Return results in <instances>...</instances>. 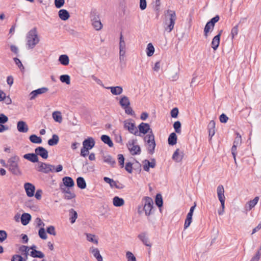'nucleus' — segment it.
Returning <instances> with one entry per match:
<instances>
[{"instance_id":"7ed1b4c3","label":"nucleus","mask_w":261,"mask_h":261,"mask_svg":"<svg viewBox=\"0 0 261 261\" xmlns=\"http://www.w3.org/2000/svg\"><path fill=\"white\" fill-rule=\"evenodd\" d=\"M144 140L148 153L152 154L154 152L156 144L154 136L151 130L144 137Z\"/></svg>"},{"instance_id":"9b49d317","label":"nucleus","mask_w":261,"mask_h":261,"mask_svg":"<svg viewBox=\"0 0 261 261\" xmlns=\"http://www.w3.org/2000/svg\"><path fill=\"white\" fill-rule=\"evenodd\" d=\"M24 188L28 197H31L34 195L35 187L30 182L25 183Z\"/></svg>"},{"instance_id":"a878e982","label":"nucleus","mask_w":261,"mask_h":261,"mask_svg":"<svg viewBox=\"0 0 261 261\" xmlns=\"http://www.w3.org/2000/svg\"><path fill=\"white\" fill-rule=\"evenodd\" d=\"M113 204L115 206L120 207L124 205V200L118 196H115L113 199Z\"/></svg>"},{"instance_id":"473e14b6","label":"nucleus","mask_w":261,"mask_h":261,"mask_svg":"<svg viewBox=\"0 0 261 261\" xmlns=\"http://www.w3.org/2000/svg\"><path fill=\"white\" fill-rule=\"evenodd\" d=\"M59 61L61 64L66 66L69 64V59L66 55H62L59 57Z\"/></svg>"},{"instance_id":"864d4df0","label":"nucleus","mask_w":261,"mask_h":261,"mask_svg":"<svg viewBox=\"0 0 261 261\" xmlns=\"http://www.w3.org/2000/svg\"><path fill=\"white\" fill-rule=\"evenodd\" d=\"M239 27L238 25H235L232 28L231 31V39L233 40L236 36H237L239 32Z\"/></svg>"},{"instance_id":"39448f33","label":"nucleus","mask_w":261,"mask_h":261,"mask_svg":"<svg viewBox=\"0 0 261 261\" xmlns=\"http://www.w3.org/2000/svg\"><path fill=\"white\" fill-rule=\"evenodd\" d=\"M143 211L146 216H149L152 214L153 202L152 199L149 197H146L143 200Z\"/></svg>"},{"instance_id":"1a4fd4ad","label":"nucleus","mask_w":261,"mask_h":261,"mask_svg":"<svg viewBox=\"0 0 261 261\" xmlns=\"http://www.w3.org/2000/svg\"><path fill=\"white\" fill-rule=\"evenodd\" d=\"M38 168L39 172L44 173H48L49 172H53L55 171V166L44 163H40Z\"/></svg>"},{"instance_id":"2eb2a0df","label":"nucleus","mask_w":261,"mask_h":261,"mask_svg":"<svg viewBox=\"0 0 261 261\" xmlns=\"http://www.w3.org/2000/svg\"><path fill=\"white\" fill-rule=\"evenodd\" d=\"M63 193H64V198L66 199H71L75 197L74 193L72 191L70 188H61Z\"/></svg>"},{"instance_id":"338daca9","label":"nucleus","mask_w":261,"mask_h":261,"mask_svg":"<svg viewBox=\"0 0 261 261\" xmlns=\"http://www.w3.org/2000/svg\"><path fill=\"white\" fill-rule=\"evenodd\" d=\"M35 222L36 223L37 226L40 228H44L45 224L42 222L41 219L39 218H37Z\"/></svg>"},{"instance_id":"4be33fe9","label":"nucleus","mask_w":261,"mask_h":261,"mask_svg":"<svg viewBox=\"0 0 261 261\" xmlns=\"http://www.w3.org/2000/svg\"><path fill=\"white\" fill-rule=\"evenodd\" d=\"M62 181L66 188H70L74 185V181L70 177L65 176L63 178Z\"/></svg>"},{"instance_id":"f704fd0d","label":"nucleus","mask_w":261,"mask_h":261,"mask_svg":"<svg viewBox=\"0 0 261 261\" xmlns=\"http://www.w3.org/2000/svg\"><path fill=\"white\" fill-rule=\"evenodd\" d=\"M59 138L58 135H53L52 138L48 140V144L49 146H54L59 142Z\"/></svg>"},{"instance_id":"49530a36","label":"nucleus","mask_w":261,"mask_h":261,"mask_svg":"<svg viewBox=\"0 0 261 261\" xmlns=\"http://www.w3.org/2000/svg\"><path fill=\"white\" fill-rule=\"evenodd\" d=\"M27 259L28 258L22 257L21 255L15 254L12 257L11 261H27Z\"/></svg>"},{"instance_id":"8fccbe9b","label":"nucleus","mask_w":261,"mask_h":261,"mask_svg":"<svg viewBox=\"0 0 261 261\" xmlns=\"http://www.w3.org/2000/svg\"><path fill=\"white\" fill-rule=\"evenodd\" d=\"M155 203L157 206L159 207L163 205V199L162 195L160 194H158L155 197Z\"/></svg>"},{"instance_id":"e433bc0d","label":"nucleus","mask_w":261,"mask_h":261,"mask_svg":"<svg viewBox=\"0 0 261 261\" xmlns=\"http://www.w3.org/2000/svg\"><path fill=\"white\" fill-rule=\"evenodd\" d=\"M69 219L71 223L73 224L75 222L77 218V214L76 211L71 208L69 210Z\"/></svg>"},{"instance_id":"ea45409f","label":"nucleus","mask_w":261,"mask_h":261,"mask_svg":"<svg viewBox=\"0 0 261 261\" xmlns=\"http://www.w3.org/2000/svg\"><path fill=\"white\" fill-rule=\"evenodd\" d=\"M29 139L30 141L33 143L41 144L42 143V139L40 137H38L36 135H32L30 136Z\"/></svg>"},{"instance_id":"680f3d73","label":"nucleus","mask_w":261,"mask_h":261,"mask_svg":"<svg viewBox=\"0 0 261 261\" xmlns=\"http://www.w3.org/2000/svg\"><path fill=\"white\" fill-rule=\"evenodd\" d=\"M2 101H4L6 105H10L12 103V100L9 96H6L5 93V96H2Z\"/></svg>"},{"instance_id":"f8f14e48","label":"nucleus","mask_w":261,"mask_h":261,"mask_svg":"<svg viewBox=\"0 0 261 261\" xmlns=\"http://www.w3.org/2000/svg\"><path fill=\"white\" fill-rule=\"evenodd\" d=\"M35 151L37 156L39 155L44 159H46L48 156L47 150L43 147L39 146L37 147Z\"/></svg>"},{"instance_id":"412c9836","label":"nucleus","mask_w":261,"mask_h":261,"mask_svg":"<svg viewBox=\"0 0 261 261\" xmlns=\"http://www.w3.org/2000/svg\"><path fill=\"white\" fill-rule=\"evenodd\" d=\"M105 88L110 89L111 93L114 95H120L123 92L122 87L121 86L108 87Z\"/></svg>"},{"instance_id":"2f4dec72","label":"nucleus","mask_w":261,"mask_h":261,"mask_svg":"<svg viewBox=\"0 0 261 261\" xmlns=\"http://www.w3.org/2000/svg\"><path fill=\"white\" fill-rule=\"evenodd\" d=\"M52 116L54 120L58 123L62 122V116L61 113L60 111H55L52 114Z\"/></svg>"},{"instance_id":"6e6d98bb","label":"nucleus","mask_w":261,"mask_h":261,"mask_svg":"<svg viewBox=\"0 0 261 261\" xmlns=\"http://www.w3.org/2000/svg\"><path fill=\"white\" fill-rule=\"evenodd\" d=\"M126 256L127 261H136L135 256L131 252L127 251L126 253Z\"/></svg>"},{"instance_id":"72a5a7b5","label":"nucleus","mask_w":261,"mask_h":261,"mask_svg":"<svg viewBox=\"0 0 261 261\" xmlns=\"http://www.w3.org/2000/svg\"><path fill=\"white\" fill-rule=\"evenodd\" d=\"M87 240L90 242H92L95 244H98V239L97 237L91 233H86Z\"/></svg>"},{"instance_id":"f257e3e1","label":"nucleus","mask_w":261,"mask_h":261,"mask_svg":"<svg viewBox=\"0 0 261 261\" xmlns=\"http://www.w3.org/2000/svg\"><path fill=\"white\" fill-rule=\"evenodd\" d=\"M176 18V15L174 11L168 9L164 12L163 24L165 31L170 33L173 30Z\"/></svg>"},{"instance_id":"c03bdc74","label":"nucleus","mask_w":261,"mask_h":261,"mask_svg":"<svg viewBox=\"0 0 261 261\" xmlns=\"http://www.w3.org/2000/svg\"><path fill=\"white\" fill-rule=\"evenodd\" d=\"M154 51V48L153 45L150 43L148 44L146 48V54L148 57H151L153 55Z\"/></svg>"},{"instance_id":"5701e85b","label":"nucleus","mask_w":261,"mask_h":261,"mask_svg":"<svg viewBox=\"0 0 261 261\" xmlns=\"http://www.w3.org/2000/svg\"><path fill=\"white\" fill-rule=\"evenodd\" d=\"M138 129L139 130V134L142 133L143 134H146L150 129V128L148 123L142 122L138 126Z\"/></svg>"},{"instance_id":"9d476101","label":"nucleus","mask_w":261,"mask_h":261,"mask_svg":"<svg viewBox=\"0 0 261 261\" xmlns=\"http://www.w3.org/2000/svg\"><path fill=\"white\" fill-rule=\"evenodd\" d=\"M218 197L221 202V207H224L225 197L224 196V189L222 185H220L217 189Z\"/></svg>"},{"instance_id":"13d9d810","label":"nucleus","mask_w":261,"mask_h":261,"mask_svg":"<svg viewBox=\"0 0 261 261\" xmlns=\"http://www.w3.org/2000/svg\"><path fill=\"white\" fill-rule=\"evenodd\" d=\"M7 237V233L5 230H0V243L4 242Z\"/></svg>"},{"instance_id":"79ce46f5","label":"nucleus","mask_w":261,"mask_h":261,"mask_svg":"<svg viewBox=\"0 0 261 261\" xmlns=\"http://www.w3.org/2000/svg\"><path fill=\"white\" fill-rule=\"evenodd\" d=\"M101 140L105 143L108 144L110 147L113 146V143L110 138L107 135H102L101 137Z\"/></svg>"},{"instance_id":"4468645a","label":"nucleus","mask_w":261,"mask_h":261,"mask_svg":"<svg viewBox=\"0 0 261 261\" xmlns=\"http://www.w3.org/2000/svg\"><path fill=\"white\" fill-rule=\"evenodd\" d=\"M95 145V141L92 137H89L83 142V147L89 150L91 149Z\"/></svg>"},{"instance_id":"37998d69","label":"nucleus","mask_w":261,"mask_h":261,"mask_svg":"<svg viewBox=\"0 0 261 261\" xmlns=\"http://www.w3.org/2000/svg\"><path fill=\"white\" fill-rule=\"evenodd\" d=\"M30 248L26 246H21L19 248V251L24 257L28 258Z\"/></svg>"},{"instance_id":"6ab92c4d","label":"nucleus","mask_w":261,"mask_h":261,"mask_svg":"<svg viewBox=\"0 0 261 261\" xmlns=\"http://www.w3.org/2000/svg\"><path fill=\"white\" fill-rule=\"evenodd\" d=\"M89 252L92 253L98 261H102V257L100 254L99 251L97 248L93 246L89 248Z\"/></svg>"},{"instance_id":"e2e57ef3","label":"nucleus","mask_w":261,"mask_h":261,"mask_svg":"<svg viewBox=\"0 0 261 261\" xmlns=\"http://www.w3.org/2000/svg\"><path fill=\"white\" fill-rule=\"evenodd\" d=\"M47 232L50 234L55 236L56 234L55 227L53 226H50L47 228Z\"/></svg>"},{"instance_id":"5fc2aeb1","label":"nucleus","mask_w":261,"mask_h":261,"mask_svg":"<svg viewBox=\"0 0 261 261\" xmlns=\"http://www.w3.org/2000/svg\"><path fill=\"white\" fill-rule=\"evenodd\" d=\"M38 234L40 238L43 240L47 239V235L45 232L44 228H40L39 230Z\"/></svg>"},{"instance_id":"6e6552de","label":"nucleus","mask_w":261,"mask_h":261,"mask_svg":"<svg viewBox=\"0 0 261 261\" xmlns=\"http://www.w3.org/2000/svg\"><path fill=\"white\" fill-rule=\"evenodd\" d=\"M242 143V137L240 134L238 133H236V137L234 139L233 146L231 148V153L233 155L234 162L237 164L236 161V155H237V148L238 146H240Z\"/></svg>"},{"instance_id":"20e7f679","label":"nucleus","mask_w":261,"mask_h":261,"mask_svg":"<svg viewBox=\"0 0 261 261\" xmlns=\"http://www.w3.org/2000/svg\"><path fill=\"white\" fill-rule=\"evenodd\" d=\"M19 158L14 156L11 157L8 161L7 167L12 174L16 175H20L21 172L18 166Z\"/></svg>"},{"instance_id":"cd10ccee","label":"nucleus","mask_w":261,"mask_h":261,"mask_svg":"<svg viewBox=\"0 0 261 261\" xmlns=\"http://www.w3.org/2000/svg\"><path fill=\"white\" fill-rule=\"evenodd\" d=\"M119 104L122 108L130 105V101L128 98L126 96H122L120 101Z\"/></svg>"},{"instance_id":"bf43d9fd","label":"nucleus","mask_w":261,"mask_h":261,"mask_svg":"<svg viewBox=\"0 0 261 261\" xmlns=\"http://www.w3.org/2000/svg\"><path fill=\"white\" fill-rule=\"evenodd\" d=\"M8 121V118L4 114H0V123L3 124Z\"/></svg>"},{"instance_id":"a18cd8bd","label":"nucleus","mask_w":261,"mask_h":261,"mask_svg":"<svg viewBox=\"0 0 261 261\" xmlns=\"http://www.w3.org/2000/svg\"><path fill=\"white\" fill-rule=\"evenodd\" d=\"M103 161L105 163L113 166L115 164V161L110 155H106L103 157Z\"/></svg>"},{"instance_id":"de8ad7c7","label":"nucleus","mask_w":261,"mask_h":261,"mask_svg":"<svg viewBox=\"0 0 261 261\" xmlns=\"http://www.w3.org/2000/svg\"><path fill=\"white\" fill-rule=\"evenodd\" d=\"M192 221V215L187 214L184 224V228L187 229L191 224Z\"/></svg>"},{"instance_id":"ddd939ff","label":"nucleus","mask_w":261,"mask_h":261,"mask_svg":"<svg viewBox=\"0 0 261 261\" xmlns=\"http://www.w3.org/2000/svg\"><path fill=\"white\" fill-rule=\"evenodd\" d=\"M222 32V30H220L219 32V34L215 36L212 40L211 45L212 47L214 50H217L219 45L220 37Z\"/></svg>"},{"instance_id":"4c0bfd02","label":"nucleus","mask_w":261,"mask_h":261,"mask_svg":"<svg viewBox=\"0 0 261 261\" xmlns=\"http://www.w3.org/2000/svg\"><path fill=\"white\" fill-rule=\"evenodd\" d=\"M77 186L81 189H84L86 187V183L84 178L79 177L76 179Z\"/></svg>"},{"instance_id":"393cba45","label":"nucleus","mask_w":261,"mask_h":261,"mask_svg":"<svg viewBox=\"0 0 261 261\" xmlns=\"http://www.w3.org/2000/svg\"><path fill=\"white\" fill-rule=\"evenodd\" d=\"M58 14L60 18L63 20H66L70 17L69 12L65 9H61Z\"/></svg>"},{"instance_id":"69168bd1","label":"nucleus","mask_w":261,"mask_h":261,"mask_svg":"<svg viewBox=\"0 0 261 261\" xmlns=\"http://www.w3.org/2000/svg\"><path fill=\"white\" fill-rule=\"evenodd\" d=\"M48 91V88L46 87H42L35 90V93H37L38 95L43 94L46 93Z\"/></svg>"},{"instance_id":"a19ab883","label":"nucleus","mask_w":261,"mask_h":261,"mask_svg":"<svg viewBox=\"0 0 261 261\" xmlns=\"http://www.w3.org/2000/svg\"><path fill=\"white\" fill-rule=\"evenodd\" d=\"M30 255L33 257H38L40 258H42L44 257V254L41 251L36 250H32L30 253Z\"/></svg>"},{"instance_id":"0eeeda50","label":"nucleus","mask_w":261,"mask_h":261,"mask_svg":"<svg viewBox=\"0 0 261 261\" xmlns=\"http://www.w3.org/2000/svg\"><path fill=\"white\" fill-rule=\"evenodd\" d=\"M127 147L132 155L139 154L140 153L141 149L140 146L136 144V140H129L127 144Z\"/></svg>"},{"instance_id":"09e8293b","label":"nucleus","mask_w":261,"mask_h":261,"mask_svg":"<svg viewBox=\"0 0 261 261\" xmlns=\"http://www.w3.org/2000/svg\"><path fill=\"white\" fill-rule=\"evenodd\" d=\"M119 49H126V43L123 39L122 34H120V41L119 44Z\"/></svg>"},{"instance_id":"58836bf2","label":"nucleus","mask_w":261,"mask_h":261,"mask_svg":"<svg viewBox=\"0 0 261 261\" xmlns=\"http://www.w3.org/2000/svg\"><path fill=\"white\" fill-rule=\"evenodd\" d=\"M214 26L211 24L208 21L206 23L204 29V36L207 37L208 35V33L209 32H211L214 29Z\"/></svg>"},{"instance_id":"052dcab7","label":"nucleus","mask_w":261,"mask_h":261,"mask_svg":"<svg viewBox=\"0 0 261 261\" xmlns=\"http://www.w3.org/2000/svg\"><path fill=\"white\" fill-rule=\"evenodd\" d=\"M123 109H124L126 114L130 115H134V112L133 111L132 108L129 106L124 107Z\"/></svg>"},{"instance_id":"c756f323","label":"nucleus","mask_w":261,"mask_h":261,"mask_svg":"<svg viewBox=\"0 0 261 261\" xmlns=\"http://www.w3.org/2000/svg\"><path fill=\"white\" fill-rule=\"evenodd\" d=\"M138 238L145 245L151 247V245L149 243L148 238L146 237V234L144 233H142L139 234Z\"/></svg>"},{"instance_id":"774afa93","label":"nucleus","mask_w":261,"mask_h":261,"mask_svg":"<svg viewBox=\"0 0 261 261\" xmlns=\"http://www.w3.org/2000/svg\"><path fill=\"white\" fill-rule=\"evenodd\" d=\"M89 153V150L87 149V148H85V147H83L81 149V155L83 156V157H85Z\"/></svg>"},{"instance_id":"f3484780","label":"nucleus","mask_w":261,"mask_h":261,"mask_svg":"<svg viewBox=\"0 0 261 261\" xmlns=\"http://www.w3.org/2000/svg\"><path fill=\"white\" fill-rule=\"evenodd\" d=\"M91 21L93 27L96 31H99L102 29V24L98 16H95L92 18Z\"/></svg>"},{"instance_id":"0e129e2a","label":"nucleus","mask_w":261,"mask_h":261,"mask_svg":"<svg viewBox=\"0 0 261 261\" xmlns=\"http://www.w3.org/2000/svg\"><path fill=\"white\" fill-rule=\"evenodd\" d=\"M261 256V252L257 251L256 253L251 258L250 261H258Z\"/></svg>"},{"instance_id":"b1692460","label":"nucleus","mask_w":261,"mask_h":261,"mask_svg":"<svg viewBox=\"0 0 261 261\" xmlns=\"http://www.w3.org/2000/svg\"><path fill=\"white\" fill-rule=\"evenodd\" d=\"M23 158L33 163H36L38 161V158L36 153H27L23 155Z\"/></svg>"},{"instance_id":"c9c22d12","label":"nucleus","mask_w":261,"mask_h":261,"mask_svg":"<svg viewBox=\"0 0 261 261\" xmlns=\"http://www.w3.org/2000/svg\"><path fill=\"white\" fill-rule=\"evenodd\" d=\"M168 144L170 145H174L177 142V136L175 133H171L168 138Z\"/></svg>"},{"instance_id":"f03ea898","label":"nucleus","mask_w":261,"mask_h":261,"mask_svg":"<svg viewBox=\"0 0 261 261\" xmlns=\"http://www.w3.org/2000/svg\"><path fill=\"white\" fill-rule=\"evenodd\" d=\"M26 47L28 49H33L39 43L40 38L36 28L31 29L26 36Z\"/></svg>"},{"instance_id":"aec40b11","label":"nucleus","mask_w":261,"mask_h":261,"mask_svg":"<svg viewBox=\"0 0 261 261\" xmlns=\"http://www.w3.org/2000/svg\"><path fill=\"white\" fill-rule=\"evenodd\" d=\"M155 166V161L154 159L152 160L151 162L148 160H145L143 162V169L146 171H149V168H154Z\"/></svg>"},{"instance_id":"603ef678","label":"nucleus","mask_w":261,"mask_h":261,"mask_svg":"<svg viewBox=\"0 0 261 261\" xmlns=\"http://www.w3.org/2000/svg\"><path fill=\"white\" fill-rule=\"evenodd\" d=\"M173 127L176 133L178 134L181 133V123L179 121L175 122L173 124Z\"/></svg>"},{"instance_id":"4d7b16f0","label":"nucleus","mask_w":261,"mask_h":261,"mask_svg":"<svg viewBox=\"0 0 261 261\" xmlns=\"http://www.w3.org/2000/svg\"><path fill=\"white\" fill-rule=\"evenodd\" d=\"M55 5L57 8H60L65 4V0H55Z\"/></svg>"},{"instance_id":"dca6fc26","label":"nucleus","mask_w":261,"mask_h":261,"mask_svg":"<svg viewBox=\"0 0 261 261\" xmlns=\"http://www.w3.org/2000/svg\"><path fill=\"white\" fill-rule=\"evenodd\" d=\"M17 128L19 132L27 133L29 130V127L25 122L19 121L17 123Z\"/></svg>"},{"instance_id":"423d86ee","label":"nucleus","mask_w":261,"mask_h":261,"mask_svg":"<svg viewBox=\"0 0 261 261\" xmlns=\"http://www.w3.org/2000/svg\"><path fill=\"white\" fill-rule=\"evenodd\" d=\"M124 128L131 134L136 136H140L138 129L136 126L133 120L127 119L125 120L124 121Z\"/></svg>"},{"instance_id":"bb28decb","label":"nucleus","mask_w":261,"mask_h":261,"mask_svg":"<svg viewBox=\"0 0 261 261\" xmlns=\"http://www.w3.org/2000/svg\"><path fill=\"white\" fill-rule=\"evenodd\" d=\"M183 157L182 152H179V149H177L172 155V159L176 162H179L181 161Z\"/></svg>"},{"instance_id":"c85d7f7f","label":"nucleus","mask_w":261,"mask_h":261,"mask_svg":"<svg viewBox=\"0 0 261 261\" xmlns=\"http://www.w3.org/2000/svg\"><path fill=\"white\" fill-rule=\"evenodd\" d=\"M31 219V215L28 213H24L21 215V221L23 225H27L30 221Z\"/></svg>"},{"instance_id":"a211bd4d","label":"nucleus","mask_w":261,"mask_h":261,"mask_svg":"<svg viewBox=\"0 0 261 261\" xmlns=\"http://www.w3.org/2000/svg\"><path fill=\"white\" fill-rule=\"evenodd\" d=\"M259 200L258 196L255 197L253 199L248 201L245 206V209L246 211H250L257 203Z\"/></svg>"},{"instance_id":"3c124183","label":"nucleus","mask_w":261,"mask_h":261,"mask_svg":"<svg viewBox=\"0 0 261 261\" xmlns=\"http://www.w3.org/2000/svg\"><path fill=\"white\" fill-rule=\"evenodd\" d=\"M60 80L62 83H65L69 85L70 83V76L68 75H62L60 77Z\"/></svg>"},{"instance_id":"7c9ffc66","label":"nucleus","mask_w":261,"mask_h":261,"mask_svg":"<svg viewBox=\"0 0 261 261\" xmlns=\"http://www.w3.org/2000/svg\"><path fill=\"white\" fill-rule=\"evenodd\" d=\"M103 180L109 184L112 188H120V187L117 185L118 182L114 180L113 179L105 177Z\"/></svg>"}]
</instances>
